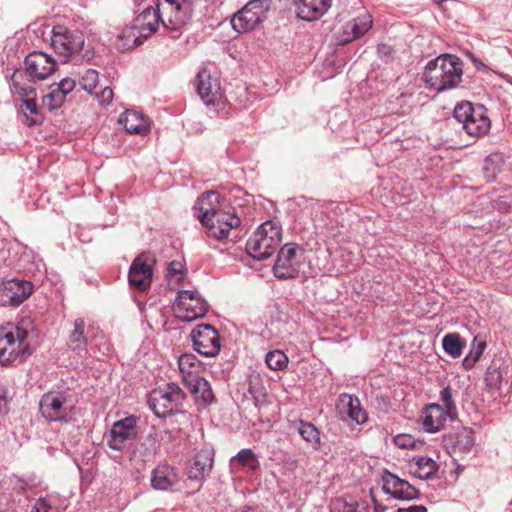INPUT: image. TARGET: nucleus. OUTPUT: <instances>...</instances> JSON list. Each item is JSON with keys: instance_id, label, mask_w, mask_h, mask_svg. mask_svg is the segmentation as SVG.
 Listing matches in <instances>:
<instances>
[{"instance_id": "obj_25", "label": "nucleus", "mask_w": 512, "mask_h": 512, "mask_svg": "<svg viewBox=\"0 0 512 512\" xmlns=\"http://www.w3.org/2000/svg\"><path fill=\"white\" fill-rule=\"evenodd\" d=\"M333 0H297V14L306 21L320 19L331 7Z\"/></svg>"}, {"instance_id": "obj_12", "label": "nucleus", "mask_w": 512, "mask_h": 512, "mask_svg": "<svg viewBox=\"0 0 512 512\" xmlns=\"http://www.w3.org/2000/svg\"><path fill=\"white\" fill-rule=\"evenodd\" d=\"M51 45L59 55L69 57L78 53L84 45V36L79 31H70L63 26L52 30Z\"/></svg>"}, {"instance_id": "obj_24", "label": "nucleus", "mask_w": 512, "mask_h": 512, "mask_svg": "<svg viewBox=\"0 0 512 512\" xmlns=\"http://www.w3.org/2000/svg\"><path fill=\"white\" fill-rule=\"evenodd\" d=\"M213 466V452L202 449L195 454L187 466V474L190 479L202 480L208 475Z\"/></svg>"}, {"instance_id": "obj_35", "label": "nucleus", "mask_w": 512, "mask_h": 512, "mask_svg": "<svg viewBox=\"0 0 512 512\" xmlns=\"http://www.w3.org/2000/svg\"><path fill=\"white\" fill-rule=\"evenodd\" d=\"M442 346L447 354L457 358L462 354L465 342L461 340L459 334L450 333L444 336Z\"/></svg>"}, {"instance_id": "obj_18", "label": "nucleus", "mask_w": 512, "mask_h": 512, "mask_svg": "<svg viewBox=\"0 0 512 512\" xmlns=\"http://www.w3.org/2000/svg\"><path fill=\"white\" fill-rule=\"evenodd\" d=\"M337 411L342 420H351L357 424H363L368 419L367 412L363 409L358 397L342 393L339 395L337 404Z\"/></svg>"}, {"instance_id": "obj_2", "label": "nucleus", "mask_w": 512, "mask_h": 512, "mask_svg": "<svg viewBox=\"0 0 512 512\" xmlns=\"http://www.w3.org/2000/svg\"><path fill=\"white\" fill-rule=\"evenodd\" d=\"M462 64L457 57L442 55L425 67L424 81L438 92L456 87L462 78Z\"/></svg>"}, {"instance_id": "obj_15", "label": "nucleus", "mask_w": 512, "mask_h": 512, "mask_svg": "<svg viewBox=\"0 0 512 512\" xmlns=\"http://www.w3.org/2000/svg\"><path fill=\"white\" fill-rule=\"evenodd\" d=\"M24 64L25 72L31 78V84L32 80L42 81L47 79L57 68L55 59L51 55L41 51L29 53L25 58Z\"/></svg>"}, {"instance_id": "obj_21", "label": "nucleus", "mask_w": 512, "mask_h": 512, "mask_svg": "<svg viewBox=\"0 0 512 512\" xmlns=\"http://www.w3.org/2000/svg\"><path fill=\"white\" fill-rule=\"evenodd\" d=\"M14 91L23 98L22 110L32 115H37L35 102L36 89L30 81L26 82L22 71H15L11 77Z\"/></svg>"}, {"instance_id": "obj_50", "label": "nucleus", "mask_w": 512, "mask_h": 512, "mask_svg": "<svg viewBox=\"0 0 512 512\" xmlns=\"http://www.w3.org/2000/svg\"><path fill=\"white\" fill-rule=\"evenodd\" d=\"M397 512H427V508L422 505H412L408 508H399Z\"/></svg>"}, {"instance_id": "obj_22", "label": "nucleus", "mask_w": 512, "mask_h": 512, "mask_svg": "<svg viewBox=\"0 0 512 512\" xmlns=\"http://www.w3.org/2000/svg\"><path fill=\"white\" fill-rule=\"evenodd\" d=\"M94 330L93 325H86L83 318H77L71 323V327L67 332L66 344L72 351L86 350L90 333Z\"/></svg>"}, {"instance_id": "obj_51", "label": "nucleus", "mask_w": 512, "mask_h": 512, "mask_svg": "<svg viewBox=\"0 0 512 512\" xmlns=\"http://www.w3.org/2000/svg\"><path fill=\"white\" fill-rule=\"evenodd\" d=\"M486 347V344L481 342L477 345L476 348H474L469 355H472L473 358H475L477 361L479 360L480 356L482 355L484 349Z\"/></svg>"}, {"instance_id": "obj_7", "label": "nucleus", "mask_w": 512, "mask_h": 512, "mask_svg": "<svg viewBox=\"0 0 512 512\" xmlns=\"http://www.w3.org/2000/svg\"><path fill=\"white\" fill-rule=\"evenodd\" d=\"M156 10L165 29L179 30L190 19L192 1L158 0Z\"/></svg>"}, {"instance_id": "obj_20", "label": "nucleus", "mask_w": 512, "mask_h": 512, "mask_svg": "<svg viewBox=\"0 0 512 512\" xmlns=\"http://www.w3.org/2000/svg\"><path fill=\"white\" fill-rule=\"evenodd\" d=\"M382 480L383 490L396 499L411 500L418 496V490L414 486L393 473L386 472Z\"/></svg>"}, {"instance_id": "obj_13", "label": "nucleus", "mask_w": 512, "mask_h": 512, "mask_svg": "<svg viewBox=\"0 0 512 512\" xmlns=\"http://www.w3.org/2000/svg\"><path fill=\"white\" fill-rule=\"evenodd\" d=\"M194 349L206 357L216 356L221 348L217 330L209 324L198 325L191 332Z\"/></svg>"}, {"instance_id": "obj_11", "label": "nucleus", "mask_w": 512, "mask_h": 512, "mask_svg": "<svg viewBox=\"0 0 512 512\" xmlns=\"http://www.w3.org/2000/svg\"><path fill=\"white\" fill-rule=\"evenodd\" d=\"M304 250L294 243L285 244L278 253L273 266L274 275L279 279H291L298 275L304 262Z\"/></svg>"}, {"instance_id": "obj_30", "label": "nucleus", "mask_w": 512, "mask_h": 512, "mask_svg": "<svg viewBox=\"0 0 512 512\" xmlns=\"http://www.w3.org/2000/svg\"><path fill=\"white\" fill-rule=\"evenodd\" d=\"M438 464L430 457H413L409 461V471L419 479H430L438 471Z\"/></svg>"}, {"instance_id": "obj_19", "label": "nucleus", "mask_w": 512, "mask_h": 512, "mask_svg": "<svg viewBox=\"0 0 512 512\" xmlns=\"http://www.w3.org/2000/svg\"><path fill=\"white\" fill-rule=\"evenodd\" d=\"M197 92L207 105L215 104L221 98L220 83L207 69L198 72L195 80Z\"/></svg>"}, {"instance_id": "obj_47", "label": "nucleus", "mask_w": 512, "mask_h": 512, "mask_svg": "<svg viewBox=\"0 0 512 512\" xmlns=\"http://www.w3.org/2000/svg\"><path fill=\"white\" fill-rule=\"evenodd\" d=\"M94 94L99 98L101 104L108 105L112 102L113 90L110 87H104L99 94L96 91Z\"/></svg>"}, {"instance_id": "obj_37", "label": "nucleus", "mask_w": 512, "mask_h": 512, "mask_svg": "<svg viewBox=\"0 0 512 512\" xmlns=\"http://www.w3.org/2000/svg\"><path fill=\"white\" fill-rule=\"evenodd\" d=\"M298 432L313 448L320 446V433L312 423L300 421Z\"/></svg>"}, {"instance_id": "obj_53", "label": "nucleus", "mask_w": 512, "mask_h": 512, "mask_svg": "<svg viewBox=\"0 0 512 512\" xmlns=\"http://www.w3.org/2000/svg\"><path fill=\"white\" fill-rule=\"evenodd\" d=\"M242 512H259V511H258V509H256V508H247V509H245V510H244V511H242Z\"/></svg>"}, {"instance_id": "obj_1", "label": "nucleus", "mask_w": 512, "mask_h": 512, "mask_svg": "<svg viewBox=\"0 0 512 512\" xmlns=\"http://www.w3.org/2000/svg\"><path fill=\"white\" fill-rule=\"evenodd\" d=\"M224 198L215 191H208L193 206L194 214L207 229L209 236L222 240L230 231L241 224L240 218L230 210H226Z\"/></svg>"}, {"instance_id": "obj_8", "label": "nucleus", "mask_w": 512, "mask_h": 512, "mask_svg": "<svg viewBox=\"0 0 512 512\" xmlns=\"http://www.w3.org/2000/svg\"><path fill=\"white\" fill-rule=\"evenodd\" d=\"M208 311V304L197 292L192 290L179 291L173 304L175 316L184 322H191L202 318Z\"/></svg>"}, {"instance_id": "obj_3", "label": "nucleus", "mask_w": 512, "mask_h": 512, "mask_svg": "<svg viewBox=\"0 0 512 512\" xmlns=\"http://www.w3.org/2000/svg\"><path fill=\"white\" fill-rule=\"evenodd\" d=\"M27 336V330L20 326L9 324L0 329L1 365L22 363L32 354Z\"/></svg>"}, {"instance_id": "obj_10", "label": "nucleus", "mask_w": 512, "mask_h": 512, "mask_svg": "<svg viewBox=\"0 0 512 512\" xmlns=\"http://www.w3.org/2000/svg\"><path fill=\"white\" fill-rule=\"evenodd\" d=\"M269 10L268 0H252L241 10L237 11L231 24L238 33H245L255 29L265 18Z\"/></svg>"}, {"instance_id": "obj_33", "label": "nucleus", "mask_w": 512, "mask_h": 512, "mask_svg": "<svg viewBox=\"0 0 512 512\" xmlns=\"http://www.w3.org/2000/svg\"><path fill=\"white\" fill-rule=\"evenodd\" d=\"M140 38H142V36H139L133 25L132 27L124 29L123 32L118 35L115 45L120 51L129 50L142 43L139 40Z\"/></svg>"}, {"instance_id": "obj_26", "label": "nucleus", "mask_w": 512, "mask_h": 512, "mask_svg": "<svg viewBox=\"0 0 512 512\" xmlns=\"http://www.w3.org/2000/svg\"><path fill=\"white\" fill-rule=\"evenodd\" d=\"M160 23L161 20L156 8L148 7L137 16L133 25L139 36L147 39L157 31Z\"/></svg>"}, {"instance_id": "obj_5", "label": "nucleus", "mask_w": 512, "mask_h": 512, "mask_svg": "<svg viewBox=\"0 0 512 512\" xmlns=\"http://www.w3.org/2000/svg\"><path fill=\"white\" fill-rule=\"evenodd\" d=\"M282 240V228L279 223L264 222L248 239L247 253L257 260L269 258L279 247Z\"/></svg>"}, {"instance_id": "obj_6", "label": "nucleus", "mask_w": 512, "mask_h": 512, "mask_svg": "<svg viewBox=\"0 0 512 512\" xmlns=\"http://www.w3.org/2000/svg\"><path fill=\"white\" fill-rule=\"evenodd\" d=\"M454 117L463 124L465 131L474 137L485 135L491 127L483 105L473 106L470 102L459 103L454 109Z\"/></svg>"}, {"instance_id": "obj_14", "label": "nucleus", "mask_w": 512, "mask_h": 512, "mask_svg": "<svg viewBox=\"0 0 512 512\" xmlns=\"http://www.w3.org/2000/svg\"><path fill=\"white\" fill-rule=\"evenodd\" d=\"M33 292L31 282L21 279H9L0 283V305L19 306Z\"/></svg>"}, {"instance_id": "obj_41", "label": "nucleus", "mask_w": 512, "mask_h": 512, "mask_svg": "<svg viewBox=\"0 0 512 512\" xmlns=\"http://www.w3.org/2000/svg\"><path fill=\"white\" fill-rule=\"evenodd\" d=\"M484 380L489 389L498 390L500 389L503 380L502 371L495 366H490L485 373Z\"/></svg>"}, {"instance_id": "obj_17", "label": "nucleus", "mask_w": 512, "mask_h": 512, "mask_svg": "<svg viewBox=\"0 0 512 512\" xmlns=\"http://www.w3.org/2000/svg\"><path fill=\"white\" fill-rule=\"evenodd\" d=\"M152 261L149 255L145 253L134 259L128 274L129 284L132 287L139 291H145L150 287L153 275Z\"/></svg>"}, {"instance_id": "obj_4", "label": "nucleus", "mask_w": 512, "mask_h": 512, "mask_svg": "<svg viewBox=\"0 0 512 512\" xmlns=\"http://www.w3.org/2000/svg\"><path fill=\"white\" fill-rule=\"evenodd\" d=\"M76 400L68 390L44 393L39 401V411L49 422H69L74 414Z\"/></svg>"}, {"instance_id": "obj_45", "label": "nucleus", "mask_w": 512, "mask_h": 512, "mask_svg": "<svg viewBox=\"0 0 512 512\" xmlns=\"http://www.w3.org/2000/svg\"><path fill=\"white\" fill-rule=\"evenodd\" d=\"M31 512H58V509L53 507L46 498H39L34 503Z\"/></svg>"}, {"instance_id": "obj_43", "label": "nucleus", "mask_w": 512, "mask_h": 512, "mask_svg": "<svg viewBox=\"0 0 512 512\" xmlns=\"http://www.w3.org/2000/svg\"><path fill=\"white\" fill-rule=\"evenodd\" d=\"M440 399L444 405V411L452 418L456 414V406L452 400V390L449 386L441 391Z\"/></svg>"}, {"instance_id": "obj_44", "label": "nucleus", "mask_w": 512, "mask_h": 512, "mask_svg": "<svg viewBox=\"0 0 512 512\" xmlns=\"http://www.w3.org/2000/svg\"><path fill=\"white\" fill-rule=\"evenodd\" d=\"M394 444L401 449H416L420 443L412 435L400 434L394 437Z\"/></svg>"}, {"instance_id": "obj_34", "label": "nucleus", "mask_w": 512, "mask_h": 512, "mask_svg": "<svg viewBox=\"0 0 512 512\" xmlns=\"http://www.w3.org/2000/svg\"><path fill=\"white\" fill-rule=\"evenodd\" d=\"M504 164L501 153H492L486 157L483 165V173L486 179L493 180Z\"/></svg>"}, {"instance_id": "obj_38", "label": "nucleus", "mask_w": 512, "mask_h": 512, "mask_svg": "<svg viewBox=\"0 0 512 512\" xmlns=\"http://www.w3.org/2000/svg\"><path fill=\"white\" fill-rule=\"evenodd\" d=\"M265 362L269 369L282 371L288 365V357L282 351L274 350L267 353Z\"/></svg>"}, {"instance_id": "obj_55", "label": "nucleus", "mask_w": 512, "mask_h": 512, "mask_svg": "<svg viewBox=\"0 0 512 512\" xmlns=\"http://www.w3.org/2000/svg\"><path fill=\"white\" fill-rule=\"evenodd\" d=\"M511 504H512V500H511Z\"/></svg>"}, {"instance_id": "obj_42", "label": "nucleus", "mask_w": 512, "mask_h": 512, "mask_svg": "<svg viewBox=\"0 0 512 512\" xmlns=\"http://www.w3.org/2000/svg\"><path fill=\"white\" fill-rule=\"evenodd\" d=\"M248 385V390L255 399L265 395V389L262 385V380L258 373H252L249 375Z\"/></svg>"}, {"instance_id": "obj_49", "label": "nucleus", "mask_w": 512, "mask_h": 512, "mask_svg": "<svg viewBox=\"0 0 512 512\" xmlns=\"http://www.w3.org/2000/svg\"><path fill=\"white\" fill-rule=\"evenodd\" d=\"M183 269V265L181 262L172 261L168 266V276H173L175 274H181Z\"/></svg>"}, {"instance_id": "obj_28", "label": "nucleus", "mask_w": 512, "mask_h": 512, "mask_svg": "<svg viewBox=\"0 0 512 512\" xmlns=\"http://www.w3.org/2000/svg\"><path fill=\"white\" fill-rule=\"evenodd\" d=\"M119 124L123 125L127 132L131 134H146L150 130V121L143 114L134 111L126 110L118 120Z\"/></svg>"}, {"instance_id": "obj_32", "label": "nucleus", "mask_w": 512, "mask_h": 512, "mask_svg": "<svg viewBox=\"0 0 512 512\" xmlns=\"http://www.w3.org/2000/svg\"><path fill=\"white\" fill-rule=\"evenodd\" d=\"M178 366L184 383L189 382L193 378L200 377L202 363L193 354H183L178 359Z\"/></svg>"}, {"instance_id": "obj_27", "label": "nucleus", "mask_w": 512, "mask_h": 512, "mask_svg": "<svg viewBox=\"0 0 512 512\" xmlns=\"http://www.w3.org/2000/svg\"><path fill=\"white\" fill-rule=\"evenodd\" d=\"M179 482L178 470L168 464H160L153 470L152 486L157 490H167Z\"/></svg>"}, {"instance_id": "obj_46", "label": "nucleus", "mask_w": 512, "mask_h": 512, "mask_svg": "<svg viewBox=\"0 0 512 512\" xmlns=\"http://www.w3.org/2000/svg\"><path fill=\"white\" fill-rule=\"evenodd\" d=\"M54 85L66 96L75 88L76 82L71 78H64L58 84Z\"/></svg>"}, {"instance_id": "obj_9", "label": "nucleus", "mask_w": 512, "mask_h": 512, "mask_svg": "<svg viewBox=\"0 0 512 512\" xmlns=\"http://www.w3.org/2000/svg\"><path fill=\"white\" fill-rule=\"evenodd\" d=\"M184 398L183 391L174 383L154 389L148 399L150 408L158 417H166L177 410Z\"/></svg>"}, {"instance_id": "obj_36", "label": "nucleus", "mask_w": 512, "mask_h": 512, "mask_svg": "<svg viewBox=\"0 0 512 512\" xmlns=\"http://www.w3.org/2000/svg\"><path fill=\"white\" fill-rule=\"evenodd\" d=\"M240 464L251 471H255L260 467V463L256 454L251 449H242L236 456L231 459V465Z\"/></svg>"}, {"instance_id": "obj_29", "label": "nucleus", "mask_w": 512, "mask_h": 512, "mask_svg": "<svg viewBox=\"0 0 512 512\" xmlns=\"http://www.w3.org/2000/svg\"><path fill=\"white\" fill-rule=\"evenodd\" d=\"M447 416V412L441 405L436 403L427 405L422 413L424 429L429 433L438 432L443 427Z\"/></svg>"}, {"instance_id": "obj_16", "label": "nucleus", "mask_w": 512, "mask_h": 512, "mask_svg": "<svg viewBox=\"0 0 512 512\" xmlns=\"http://www.w3.org/2000/svg\"><path fill=\"white\" fill-rule=\"evenodd\" d=\"M137 433V417H126L113 424L107 444L112 450L122 451L127 442L136 438Z\"/></svg>"}, {"instance_id": "obj_54", "label": "nucleus", "mask_w": 512, "mask_h": 512, "mask_svg": "<svg viewBox=\"0 0 512 512\" xmlns=\"http://www.w3.org/2000/svg\"><path fill=\"white\" fill-rule=\"evenodd\" d=\"M36 123H37L36 119H31V124H36Z\"/></svg>"}, {"instance_id": "obj_23", "label": "nucleus", "mask_w": 512, "mask_h": 512, "mask_svg": "<svg viewBox=\"0 0 512 512\" xmlns=\"http://www.w3.org/2000/svg\"><path fill=\"white\" fill-rule=\"evenodd\" d=\"M373 25V18L367 12L363 11L353 19L347 21L342 26V41L347 43L363 36Z\"/></svg>"}, {"instance_id": "obj_48", "label": "nucleus", "mask_w": 512, "mask_h": 512, "mask_svg": "<svg viewBox=\"0 0 512 512\" xmlns=\"http://www.w3.org/2000/svg\"><path fill=\"white\" fill-rule=\"evenodd\" d=\"M335 508L342 509L341 512H358L359 506L358 504H349L344 501L337 500L335 503Z\"/></svg>"}, {"instance_id": "obj_40", "label": "nucleus", "mask_w": 512, "mask_h": 512, "mask_svg": "<svg viewBox=\"0 0 512 512\" xmlns=\"http://www.w3.org/2000/svg\"><path fill=\"white\" fill-rule=\"evenodd\" d=\"M99 83V74L94 69L86 70L80 79V86L83 90L87 91L90 94L95 93V89L97 88Z\"/></svg>"}, {"instance_id": "obj_52", "label": "nucleus", "mask_w": 512, "mask_h": 512, "mask_svg": "<svg viewBox=\"0 0 512 512\" xmlns=\"http://www.w3.org/2000/svg\"><path fill=\"white\" fill-rule=\"evenodd\" d=\"M477 362V360L475 358H473L472 355H468L465 357V359L463 360V366L466 368V369H470L474 366V364Z\"/></svg>"}, {"instance_id": "obj_31", "label": "nucleus", "mask_w": 512, "mask_h": 512, "mask_svg": "<svg viewBox=\"0 0 512 512\" xmlns=\"http://www.w3.org/2000/svg\"><path fill=\"white\" fill-rule=\"evenodd\" d=\"M185 384L190 392L195 396L197 402L205 406L213 402L214 395L210 384L206 379L202 377L193 378Z\"/></svg>"}, {"instance_id": "obj_39", "label": "nucleus", "mask_w": 512, "mask_h": 512, "mask_svg": "<svg viewBox=\"0 0 512 512\" xmlns=\"http://www.w3.org/2000/svg\"><path fill=\"white\" fill-rule=\"evenodd\" d=\"M50 89V92L43 97V105L54 110L64 103L66 96L54 84Z\"/></svg>"}]
</instances>
